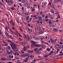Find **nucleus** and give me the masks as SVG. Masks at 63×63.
Wrapping results in <instances>:
<instances>
[{"label":"nucleus","mask_w":63,"mask_h":63,"mask_svg":"<svg viewBox=\"0 0 63 63\" xmlns=\"http://www.w3.org/2000/svg\"><path fill=\"white\" fill-rule=\"evenodd\" d=\"M41 41L42 43H43V44H45L46 43V42H45V41H44L43 40H41Z\"/></svg>","instance_id":"bb28decb"},{"label":"nucleus","mask_w":63,"mask_h":63,"mask_svg":"<svg viewBox=\"0 0 63 63\" xmlns=\"http://www.w3.org/2000/svg\"><path fill=\"white\" fill-rule=\"evenodd\" d=\"M35 7H33V8L32 9V12H34V10H35V8H35Z\"/></svg>","instance_id":"f3484780"},{"label":"nucleus","mask_w":63,"mask_h":63,"mask_svg":"<svg viewBox=\"0 0 63 63\" xmlns=\"http://www.w3.org/2000/svg\"><path fill=\"white\" fill-rule=\"evenodd\" d=\"M5 35H6V36H8V33H6L5 34Z\"/></svg>","instance_id":"4c0bfd02"},{"label":"nucleus","mask_w":63,"mask_h":63,"mask_svg":"<svg viewBox=\"0 0 63 63\" xmlns=\"http://www.w3.org/2000/svg\"><path fill=\"white\" fill-rule=\"evenodd\" d=\"M6 58H0V60H6Z\"/></svg>","instance_id":"9b49d317"},{"label":"nucleus","mask_w":63,"mask_h":63,"mask_svg":"<svg viewBox=\"0 0 63 63\" xmlns=\"http://www.w3.org/2000/svg\"><path fill=\"white\" fill-rule=\"evenodd\" d=\"M19 55V53H18L17 52V55Z\"/></svg>","instance_id":"bf43d9fd"},{"label":"nucleus","mask_w":63,"mask_h":63,"mask_svg":"<svg viewBox=\"0 0 63 63\" xmlns=\"http://www.w3.org/2000/svg\"><path fill=\"white\" fill-rule=\"evenodd\" d=\"M2 6V3L0 1V7H1Z\"/></svg>","instance_id":"c85d7f7f"},{"label":"nucleus","mask_w":63,"mask_h":63,"mask_svg":"<svg viewBox=\"0 0 63 63\" xmlns=\"http://www.w3.org/2000/svg\"><path fill=\"white\" fill-rule=\"evenodd\" d=\"M12 29H13V30H15V27H12Z\"/></svg>","instance_id":"de8ad7c7"},{"label":"nucleus","mask_w":63,"mask_h":63,"mask_svg":"<svg viewBox=\"0 0 63 63\" xmlns=\"http://www.w3.org/2000/svg\"><path fill=\"white\" fill-rule=\"evenodd\" d=\"M54 43H54V40H53V43H51L52 44V45H54Z\"/></svg>","instance_id":"c756f323"},{"label":"nucleus","mask_w":63,"mask_h":63,"mask_svg":"<svg viewBox=\"0 0 63 63\" xmlns=\"http://www.w3.org/2000/svg\"><path fill=\"white\" fill-rule=\"evenodd\" d=\"M62 44H63V43L61 42H60V44H61V45H62Z\"/></svg>","instance_id":"e2e57ef3"},{"label":"nucleus","mask_w":63,"mask_h":63,"mask_svg":"<svg viewBox=\"0 0 63 63\" xmlns=\"http://www.w3.org/2000/svg\"><path fill=\"white\" fill-rule=\"evenodd\" d=\"M22 3L23 4L25 3V0H24L22 1Z\"/></svg>","instance_id":"58836bf2"},{"label":"nucleus","mask_w":63,"mask_h":63,"mask_svg":"<svg viewBox=\"0 0 63 63\" xmlns=\"http://www.w3.org/2000/svg\"><path fill=\"white\" fill-rule=\"evenodd\" d=\"M13 51L12 50H10L9 51V52L8 54H13Z\"/></svg>","instance_id":"0eeeda50"},{"label":"nucleus","mask_w":63,"mask_h":63,"mask_svg":"<svg viewBox=\"0 0 63 63\" xmlns=\"http://www.w3.org/2000/svg\"><path fill=\"white\" fill-rule=\"evenodd\" d=\"M15 8H14L13 7H12L11 8L12 10H15Z\"/></svg>","instance_id":"2f4dec72"},{"label":"nucleus","mask_w":63,"mask_h":63,"mask_svg":"<svg viewBox=\"0 0 63 63\" xmlns=\"http://www.w3.org/2000/svg\"><path fill=\"white\" fill-rule=\"evenodd\" d=\"M27 49L26 47V46L24 47L23 48V50L24 51H26L27 50Z\"/></svg>","instance_id":"9d476101"},{"label":"nucleus","mask_w":63,"mask_h":63,"mask_svg":"<svg viewBox=\"0 0 63 63\" xmlns=\"http://www.w3.org/2000/svg\"><path fill=\"white\" fill-rule=\"evenodd\" d=\"M28 30L29 31V32H32V30L31 29H30L29 28Z\"/></svg>","instance_id":"dca6fc26"},{"label":"nucleus","mask_w":63,"mask_h":63,"mask_svg":"<svg viewBox=\"0 0 63 63\" xmlns=\"http://www.w3.org/2000/svg\"><path fill=\"white\" fill-rule=\"evenodd\" d=\"M40 14L41 15H42V14H43V12H42V11H41V12H40Z\"/></svg>","instance_id":"37998d69"},{"label":"nucleus","mask_w":63,"mask_h":63,"mask_svg":"<svg viewBox=\"0 0 63 63\" xmlns=\"http://www.w3.org/2000/svg\"><path fill=\"white\" fill-rule=\"evenodd\" d=\"M58 16L59 18H60V16H59V14L58 15Z\"/></svg>","instance_id":"0e129e2a"},{"label":"nucleus","mask_w":63,"mask_h":63,"mask_svg":"<svg viewBox=\"0 0 63 63\" xmlns=\"http://www.w3.org/2000/svg\"><path fill=\"white\" fill-rule=\"evenodd\" d=\"M36 62V60L35 59H34L33 61V63H35Z\"/></svg>","instance_id":"c9c22d12"},{"label":"nucleus","mask_w":63,"mask_h":63,"mask_svg":"<svg viewBox=\"0 0 63 63\" xmlns=\"http://www.w3.org/2000/svg\"><path fill=\"white\" fill-rule=\"evenodd\" d=\"M29 37V35H28L27 36L25 35V37L24 38L26 39V38L28 37Z\"/></svg>","instance_id":"6ab92c4d"},{"label":"nucleus","mask_w":63,"mask_h":63,"mask_svg":"<svg viewBox=\"0 0 63 63\" xmlns=\"http://www.w3.org/2000/svg\"><path fill=\"white\" fill-rule=\"evenodd\" d=\"M47 2H46L45 3H44V7H45V6H46V5H47Z\"/></svg>","instance_id":"b1692460"},{"label":"nucleus","mask_w":63,"mask_h":63,"mask_svg":"<svg viewBox=\"0 0 63 63\" xmlns=\"http://www.w3.org/2000/svg\"><path fill=\"white\" fill-rule=\"evenodd\" d=\"M35 38H36V37H33V39H35Z\"/></svg>","instance_id":"338daca9"},{"label":"nucleus","mask_w":63,"mask_h":63,"mask_svg":"<svg viewBox=\"0 0 63 63\" xmlns=\"http://www.w3.org/2000/svg\"><path fill=\"white\" fill-rule=\"evenodd\" d=\"M40 34H42V33H43V32L40 31Z\"/></svg>","instance_id":"69168bd1"},{"label":"nucleus","mask_w":63,"mask_h":63,"mask_svg":"<svg viewBox=\"0 0 63 63\" xmlns=\"http://www.w3.org/2000/svg\"><path fill=\"white\" fill-rule=\"evenodd\" d=\"M48 17V16H46L45 17V18L46 19H47V18Z\"/></svg>","instance_id":"8fccbe9b"},{"label":"nucleus","mask_w":63,"mask_h":63,"mask_svg":"<svg viewBox=\"0 0 63 63\" xmlns=\"http://www.w3.org/2000/svg\"><path fill=\"white\" fill-rule=\"evenodd\" d=\"M52 7L53 9H54V5H52V6H51Z\"/></svg>","instance_id":"79ce46f5"},{"label":"nucleus","mask_w":63,"mask_h":63,"mask_svg":"<svg viewBox=\"0 0 63 63\" xmlns=\"http://www.w3.org/2000/svg\"><path fill=\"white\" fill-rule=\"evenodd\" d=\"M19 5H20V7H21L22 6V4H20V3H19Z\"/></svg>","instance_id":"f704fd0d"},{"label":"nucleus","mask_w":63,"mask_h":63,"mask_svg":"<svg viewBox=\"0 0 63 63\" xmlns=\"http://www.w3.org/2000/svg\"><path fill=\"white\" fill-rule=\"evenodd\" d=\"M26 48L27 49H28V48L29 47V46H26Z\"/></svg>","instance_id":"a19ab883"},{"label":"nucleus","mask_w":63,"mask_h":63,"mask_svg":"<svg viewBox=\"0 0 63 63\" xmlns=\"http://www.w3.org/2000/svg\"><path fill=\"white\" fill-rule=\"evenodd\" d=\"M56 47H57H57H57V48H61V46L60 45H59L58 44H56Z\"/></svg>","instance_id":"6e6552de"},{"label":"nucleus","mask_w":63,"mask_h":63,"mask_svg":"<svg viewBox=\"0 0 63 63\" xmlns=\"http://www.w3.org/2000/svg\"><path fill=\"white\" fill-rule=\"evenodd\" d=\"M52 54L53 53V51H51V52H50Z\"/></svg>","instance_id":"680f3d73"},{"label":"nucleus","mask_w":63,"mask_h":63,"mask_svg":"<svg viewBox=\"0 0 63 63\" xmlns=\"http://www.w3.org/2000/svg\"><path fill=\"white\" fill-rule=\"evenodd\" d=\"M11 45L12 47V48L13 50L14 49L16 48V45L15 44V43H14L13 42L12 43H11Z\"/></svg>","instance_id":"f257e3e1"},{"label":"nucleus","mask_w":63,"mask_h":63,"mask_svg":"<svg viewBox=\"0 0 63 63\" xmlns=\"http://www.w3.org/2000/svg\"><path fill=\"white\" fill-rule=\"evenodd\" d=\"M47 49L48 51H50V49H48V48H47Z\"/></svg>","instance_id":"6e6d98bb"},{"label":"nucleus","mask_w":63,"mask_h":63,"mask_svg":"<svg viewBox=\"0 0 63 63\" xmlns=\"http://www.w3.org/2000/svg\"><path fill=\"white\" fill-rule=\"evenodd\" d=\"M21 44H25V42H22L21 43Z\"/></svg>","instance_id":"09e8293b"},{"label":"nucleus","mask_w":63,"mask_h":63,"mask_svg":"<svg viewBox=\"0 0 63 63\" xmlns=\"http://www.w3.org/2000/svg\"><path fill=\"white\" fill-rule=\"evenodd\" d=\"M7 47L9 50H11V47L10 46H8Z\"/></svg>","instance_id":"2eb2a0df"},{"label":"nucleus","mask_w":63,"mask_h":63,"mask_svg":"<svg viewBox=\"0 0 63 63\" xmlns=\"http://www.w3.org/2000/svg\"><path fill=\"white\" fill-rule=\"evenodd\" d=\"M28 52H29V53H33V51H28Z\"/></svg>","instance_id":"412c9836"},{"label":"nucleus","mask_w":63,"mask_h":63,"mask_svg":"<svg viewBox=\"0 0 63 63\" xmlns=\"http://www.w3.org/2000/svg\"><path fill=\"white\" fill-rule=\"evenodd\" d=\"M53 30L54 32H56V31H57V29H56L55 28H54L53 29Z\"/></svg>","instance_id":"4468645a"},{"label":"nucleus","mask_w":63,"mask_h":63,"mask_svg":"<svg viewBox=\"0 0 63 63\" xmlns=\"http://www.w3.org/2000/svg\"><path fill=\"white\" fill-rule=\"evenodd\" d=\"M8 3V4H9V5H11V4H10V1H8V3Z\"/></svg>","instance_id":"5fc2aeb1"},{"label":"nucleus","mask_w":63,"mask_h":63,"mask_svg":"<svg viewBox=\"0 0 63 63\" xmlns=\"http://www.w3.org/2000/svg\"><path fill=\"white\" fill-rule=\"evenodd\" d=\"M26 39V40H29V36H28Z\"/></svg>","instance_id":"393cba45"},{"label":"nucleus","mask_w":63,"mask_h":63,"mask_svg":"<svg viewBox=\"0 0 63 63\" xmlns=\"http://www.w3.org/2000/svg\"><path fill=\"white\" fill-rule=\"evenodd\" d=\"M28 26L29 27H30V26H31V25H30V24H28Z\"/></svg>","instance_id":"603ef678"},{"label":"nucleus","mask_w":63,"mask_h":63,"mask_svg":"<svg viewBox=\"0 0 63 63\" xmlns=\"http://www.w3.org/2000/svg\"><path fill=\"white\" fill-rule=\"evenodd\" d=\"M27 54H26L23 55V57H25V56H27Z\"/></svg>","instance_id":"aec40b11"},{"label":"nucleus","mask_w":63,"mask_h":63,"mask_svg":"<svg viewBox=\"0 0 63 63\" xmlns=\"http://www.w3.org/2000/svg\"><path fill=\"white\" fill-rule=\"evenodd\" d=\"M25 5L26 7H28V4L27 3H26V4H25Z\"/></svg>","instance_id":"a211bd4d"},{"label":"nucleus","mask_w":63,"mask_h":63,"mask_svg":"<svg viewBox=\"0 0 63 63\" xmlns=\"http://www.w3.org/2000/svg\"><path fill=\"white\" fill-rule=\"evenodd\" d=\"M51 12L53 14H54L55 13V11L53 9H51Z\"/></svg>","instance_id":"f8f14e48"},{"label":"nucleus","mask_w":63,"mask_h":63,"mask_svg":"<svg viewBox=\"0 0 63 63\" xmlns=\"http://www.w3.org/2000/svg\"><path fill=\"white\" fill-rule=\"evenodd\" d=\"M58 60V59H57V58H56V59H54V61H55V60Z\"/></svg>","instance_id":"4d7b16f0"},{"label":"nucleus","mask_w":63,"mask_h":63,"mask_svg":"<svg viewBox=\"0 0 63 63\" xmlns=\"http://www.w3.org/2000/svg\"><path fill=\"white\" fill-rule=\"evenodd\" d=\"M50 40L51 42V43H52L53 42V41H52V39H50Z\"/></svg>","instance_id":"e433bc0d"},{"label":"nucleus","mask_w":63,"mask_h":63,"mask_svg":"<svg viewBox=\"0 0 63 63\" xmlns=\"http://www.w3.org/2000/svg\"><path fill=\"white\" fill-rule=\"evenodd\" d=\"M48 21V19H45V21H46V22H47V21Z\"/></svg>","instance_id":"a878e982"},{"label":"nucleus","mask_w":63,"mask_h":63,"mask_svg":"<svg viewBox=\"0 0 63 63\" xmlns=\"http://www.w3.org/2000/svg\"><path fill=\"white\" fill-rule=\"evenodd\" d=\"M13 50L14 52H18V50L17 48H16L13 49Z\"/></svg>","instance_id":"39448f33"},{"label":"nucleus","mask_w":63,"mask_h":63,"mask_svg":"<svg viewBox=\"0 0 63 63\" xmlns=\"http://www.w3.org/2000/svg\"><path fill=\"white\" fill-rule=\"evenodd\" d=\"M19 29L21 31H23L22 30V29H21V28H20V27H19Z\"/></svg>","instance_id":"7c9ffc66"},{"label":"nucleus","mask_w":63,"mask_h":63,"mask_svg":"<svg viewBox=\"0 0 63 63\" xmlns=\"http://www.w3.org/2000/svg\"><path fill=\"white\" fill-rule=\"evenodd\" d=\"M29 14V13H26L24 14V15H28Z\"/></svg>","instance_id":"c03bdc74"},{"label":"nucleus","mask_w":63,"mask_h":63,"mask_svg":"<svg viewBox=\"0 0 63 63\" xmlns=\"http://www.w3.org/2000/svg\"><path fill=\"white\" fill-rule=\"evenodd\" d=\"M42 49V48H40L39 49V50H41Z\"/></svg>","instance_id":"13d9d810"},{"label":"nucleus","mask_w":63,"mask_h":63,"mask_svg":"<svg viewBox=\"0 0 63 63\" xmlns=\"http://www.w3.org/2000/svg\"><path fill=\"white\" fill-rule=\"evenodd\" d=\"M38 19L37 20V22H38V23H40V22L41 21V20L42 19V17L39 16L38 17Z\"/></svg>","instance_id":"f03ea898"},{"label":"nucleus","mask_w":63,"mask_h":63,"mask_svg":"<svg viewBox=\"0 0 63 63\" xmlns=\"http://www.w3.org/2000/svg\"><path fill=\"white\" fill-rule=\"evenodd\" d=\"M32 46H31L32 47H34L36 45V42H34V41H32Z\"/></svg>","instance_id":"7ed1b4c3"},{"label":"nucleus","mask_w":63,"mask_h":63,"mask_svg":"<svg viewBox=\"0 0 63 63\" xmlns=\"http://www.w3.org/2000/svg\"><path fill=\"white\" fill-rule=\"evenodd\" d=\"M58 56H61V55H63V53L60 54L59 55H58Z\"/></svg>","instance_id":"ea45409f"},{"label":"nucleus","mask_w":63,"mask_h":63,"mask_svg":"<svg viewBox=\"0 0 63 63\" xmlns=\"http://www.w3.org/2000/svg\"><path fill=\"white\" fill-rule=\"evenodd\" d=\"M37 16V15H34L33 16V17H35Z\"/></svg>","instance_id":"052dcab7"},{"label":"nucleus","mask_w":63,"mask_h":63,"mask_svg":"<svg viewBox=\"0 0 63 63\" xmlns=\"http://www.w3.org/2000/svg\"><path fill=\"white\" fill-rule=\"evenodd\" d=\"M49 24H51V22L50 20H49L48 21Z\"/></svg>","instance_id":"cd10ccee"},{"label":"nucleus","mask_w":63,"mask_h":63,"mask_svg":"<svg viewBox=\"0 0 63 63\" xmlns=\"http://www.w3.org/2000/svg\"><path fill=\"white\" fill-rule=\"evenodd\" d=\"M34 51H36V53L37 54H40V53H39V49L37 48H35L34 49Z\"/></svg>","instance_id":"20e7f679"},{"label":"nucleus","mask_w":63,"mask_h":63,"mask_svg":"<svg viewBox=\"0 0 63 63\" xmlns=\"http://www.w3.org/2000/svg\"><path fill=\"white\" fill-rule=\"evenodd\" d=\"M29 19V16H27L26 17V20H28Z\"/></svg>","instance_id":"5701e85b"},{"label":"nucleus","mask_w":63,"mask_h":63,"mask_svg":"<svg viewBox=\"0 0 63 63\" xmlns=\"http://www.w3.org/2000/svg\"><path fill=\"white\" fill-rule=\"evenodd\" d=\"M5 2L6 3H8V2H9V0H5Z\"/></svg>","instance_id":"49530a36"},{"label":"nucleus","mask_w":63,"mask_h":63,"mask_svg":"<svg viewBox=\"0 0 63 63\" xmlns=\"http://www.w3.org/2000/svg\"><path fill=\"white\" fill-rule=\"evenodd\" d=\"M17 33H18V34H19V36H20V37H22V35H20V34H19V33H18V32H17Z\"/></svg>","instance_id":"473e14b6"},{"label":"nucleus","mask_w":63,"mask_h":63,"mask_svg":"<svg viewBox=\"0 0 63 63\" xmlns=\"http://www.w3.org/2000/svg\"><path fill=\"white\" fill-rule=\"evenodd\" d=\"M25 58V59L23 60V62H28V57H26Z\"/></svg>","instance_id":"423d86ee"},{"label":"nucleus","mask_w":63,"mask_h":63,"mask_svg":"<svg viewBox=\"0 0 63 63\" xmlns=\"http://www.w3.org/2000/svg\"><path fill=\"white\" fill-rule=\"evenodd\" d=\"M10 38H11V39L12 40H14V38L13 37H10Z\"/></svg>","instance_id":"72a5a7b5"},{"label":"nucleus","mask_w":63,"mask_h":63,"mask_svg":"<svg viewBox=\"0 0 63 63\" xmlns=\"http://www.w3.org/2000/svg\"><path fill=\"white\" fill-rule=\"evenodd\" d=\"M52 53H51L50 52V53L48 54V55H52Z\"/></svg>","instance_id":"a18cd8bd"},{"label":"nucleus","mask_w":63,"mask_h":63,"mask_svg":"<svg viewBox=\"0 0 63 63\" xmlns=\"http://www.w3.org/2000/svg\"><path fill=\"white\" fill-rule=\"evenodd\" d=\"M43 61H41L40 62V63H43Z\"/></svg>","instance_id":"774afa93"},{"label":"nucleus","mask_w":63,"mask_h":63,"mask_svg":"<svg viewBox=\"0 0 63 63\" xmlns=\"http://www.w3.org/2000/svg\"><path fill=\"white\" fill-rule=\"evenodd\" d=\"M44 57L45 58H46V57H47L48 56V55L47 54V55H44Z\"/></svg>","instance_id":"ddd939ff"},{"label":"nucleus","mask_w":63,"mask_h":63,"mask_svg":"<svg viewBox=\"0 0 63 63\" xmlns=\"http://www.w3.org/2000/svg\"><path fill=\"white\" fill-rule=\"evenodd\" d=\"M41 46V45H39L38 44H35V46H34V47H40Z\"/></svg>","instance_id":"1a4fd4ad"},{"label":"nucleus","mask_w":63,"mask_h":63,"mask_svg":"<svg viewBox=\"0 0 63 63\" xmlns=\"http://www.w3.org/2000/svg\"><path fill=\"white\" fill-rule=\"evenodd\" d=\"M5 46H8V45L7 44H6V43H5Z\"/></svg>","instance_id":"864d4df0"},{"label":"nucleus","mask_w":63,"mask_h":63,"mask_svg":"<svg viewBox=\"0 0 63 63\" xmlns=\"http://www.w3.org/2000/svg\"><path fill=\"white\" fill-rule=\"evenodd\" d=\"M22 10H23L24 9V7H22Z\"/></svg>","instance_id":"3c124183"},{"label":"nucleus","mask_w":63,"mask_h":63,"mask_svg":"<svg viewBox=\"0 0 63 63\" xmlns=\"http://www.w3.org/2000/svg\"><path fill=\"white\" fill-rule=\"evenodd\" d=\"M7 41V42H10V43H13V42H12V41H11L10 40H8Z\"/></svg>","instance_id":"4be33fe9"}]
</instances>
